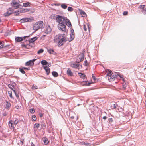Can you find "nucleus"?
Segmentation results:
<instances>
[{
  "label": "nucleus",
  "instance_id": "obj_1",
  "mask_svg": "<svg viewBox=\"0 0 146 146\" xmlns=\"http://www.w3.org/2000/svg\"><path fill=\"white\" fill-rule=\"evenodd\" d=\"M56 22L59 23L58 25V29L62 32H66L68 29L65 26L66 17L62 16L54 15Z\"/></svg>",
  "mask_w": 146,
  "mask_h": 146
},
{
  "label": "nucleus",
  "instance_id": "obj_9",
  "mask_svg": "<svg viewBox=\"0 0 146 146\" xmlns=\"http://www.w3.org/2000/svg\"><path fill=\"white\" fill-rule=\"evenodd\" d=\"M118 76L120 78H122L123 77L122 75H121L120 73H117V74H116L115 75L114 74L111 77V79H112L111 80H113V79H115V78H117Z\"/></svg>",
  "mask_w": 146,
  "mask_h": 146
},
{
  "label": "nucleus",
  "instance_id": "obj_56",
  "mask_svg": "<svg viewBox=\"0 0 146 146\" xmlns=\"http://www.w3.org/2000/svg\"><path fill=\"white\" fill-rule=\"evenodd\" d=\"M128 14V12L127 11H124L123 13L124 15H126Z\"/></svg>",
  "mask_w": 146,
  "mask_h": 146
},
{
  "label": "nucleus",
  "instance_id": "obj_30",
  "mask_svg": "<svg viewBox=\"0 0 146 146\" xmlns=\"http://www.w3.org/2000/svg\"><path fill=\"white\" fill-rule=\"evenodd\" d=\"M41 63L43 65H47V64H48V62L47 61L45 60H42L41 61Z\"/></svg>",
  "mask_w": 146,
  "mask_h": 146
},
{
  "label": "nucleus",
  "instance_id": "obj_44",
  "mask_svg": "<svg viewBox=\"0 0 146 146\" xmlns=\"http://www.w3.org/2000/svg\"><path fill=\"white\" fill-rule=\"evenodd\" d=\"M108 121L109 123H110L113 121V120L112 118H110L108 119Z\"/></svg>",
  "mask_w": 146,
  "mask_h": 146
},
{
  "label": "nucleus",
  "instance_id": "obj_36",
  "mask_svg": "<svg viewBox=\"0 0 146 146\" xmlns=\"http://www.w3.org/2000/svg\"><path fill=\"white\" fill-rule=\"evenodd\" d=\"M8 94L10 97L11 98L13 99L12 95V92L11 91H8Z\"/></svg>",
  "mask_w": 146,
  "mask_h": 146
},
{
  "label": "nucleus",
  "instance_id": "obj_57",
  "mask_svg": "<svg viewBox=\"0 0 146 146\" xmlns=\"http://www.w3.org/2000/svg\"><path fill=\"white\" fill-rule=\"evenodd\" d=\"M84 29V30L85 31H86L87 30V28L85 25H84L83 26Z\"/></svg>",
  "mask_w": 146,
  "mask_h": 146
},
{
  "label": "nucleus",
  "instance_id": "obj_2",
  "mask_svg": "<svg viewBox=\"0 0 146 146\" xmlns=\"http://www.w3.org/2000/svg\"><path fill=\"white\" fill-rule=\"evenodd\" d=\"M20 2L19 0H12L11 2V5L15 9L21 8L23 7V6L19 4Z\"/></svg>",
  "mask_w": 146,
  "mask_h": 146
},
{
  "label": "nucleus",
  "instance_id": "obj_55",
  "mask_svg": "<svg viewBox=\"0 0 146 146\" xmlns=\"http://www.w3.org/2000/svg\"><path fill=\"white\" fill-rule=\"evenodd\" d=\"M39 116L40 117H42L43 116V114L41 113L39 114Z\"/></svg>",
  "mask_w": 146,
  "mask_h": 146
},
{
  "label": "nucleus",
  "instance_id": "obj_28",
  "mask_svg": "<svg viewBox=\"0 0 146 146\" xmlns=\"http://www.w3.org/2000/svg\"><path fill=\"white\" fill-rule=\"evenodd\" d=\"M41 128L43 129H45L46 128V124L44 123H42L41 124Z\"/></svg>",
  "mask_w": 146,
  "mask_h": 146
},
{
  "label": "nucleus",
  "instance_id": "obj_20",
  "mask_svg": "<svg viewBox=\"0 0 146 146\" xmlns=\"http://www.w3.org/2000/svg\"><path fill=\"white\" fill-rule=\"evenodd\" d=\"M30 3L29 2H27L26 3H23V6L25 7H30Z\"/></svg>",
  "mask_w": 146,
  "mask_h": 146
},
{
  "label": "nucleus",
  "instance_id": "obj_40",
  "mask_svg": "<svg viewBox=\"0 0 146 146\" xmlns=\"http://www.w3.org/2000/svg\"><path fill=\"white\" fill-rule=\"evenodd\" d=\"M10 85H11V86L13 87V88H14L16 85V83L14 82H12L11 84H10Z\"/></svg>",
  "mask_w": 146,
  "mask_h": 146
},
{
  "label": "nucleus",
  "instance_id": "obj_8",
  "mask_svg": "<svg viewBox=\"0 0 146 146\" xmlns=\"http://www.w3.org/2000/svg\"><path fill=\"white\" fill-rule=\"evenodd\" d=\"M71 33L70 34V40L69 42H70L73 40L74 38V32L73 29H71Z\"/></svg>",
  "mask_w": 146,
  "mask_h": 146
},
{
  "label": "nucleus",
  "instance_id": "obj_18",
  "mask_svg": "<svg viewBox=\"0 0 146 146\" xmlns=\"http://www.w3.org/2000/svg\"><path fill=\"white\" fill-rule=\"evenodd\" d=\"M79 65V64L75 63H72L71 64V66L72 67L76 68H78Z\"/></svg>",
  "mask_w": 146,
  "mask_h": 146
},
{
  "label": "nucleus",
  "instance_id": "obj_26",
  "mask_svg": "<svg viewBox=\"0 0 146 146\" xmlns=\"http://www.w3.org/2000/svg\"><path fill=\"white\" fill-rule=\"evenodd\" d=\"M67 74L68 75H69L70 76H72L73 75V73L70 69H68L67 72Z\"/></svg>",
  "mask_w": 146,
  "mask_h": 146
},
{
  "label": "nucleus",
  "instance_id": "obj_25",
  "mask_svg": "<svg viewBox=\"0 0 146 146\" xmlns=\"http://www.w3.org/2000/svg\"><path fill=\"white\" fill-rule=\"evenodd\" d=\"M61 7L64 9H66L67 8V5L66 3H62L60 4Z\"/></svg>",
  "mask_w": 146,
  "mask_h": 146
},
{
  "label": "nucleus",
  "instance_id": "obj_51",
  "mask_svg": "<svg viewBox=\"0 0 146 146\" xmlns=\"http://www.w3.org/2000/svg\"><path fill=\"white\" fill-rule=\"evenodd\" d=\"M7 113H8L7 112L5 111L4 112V113L3 114V116H6L7 115Z\"/></svg>",
  "mask_w": 146,
  "mask_h": 146
},
{
  "label": "nucleus",
  "instance_id": "obj_39",
  "mask_svg": "<svg viewBox=\"0 0 146 146\" xmlns=\"http://www.w3.org/2000/svg\"><path fill=\"white\" fill-rule=\"evenodd\" d=\"M32 88L33 89H37L38 88L37 86H36V85H34V84H33V86H32Z\"/></svg>",
  "mask_w": 146,
  "mask_h": 146
},
{
  "label": "nucleus",
  "instance_id": "obj_43",
  "mask_svg": "<svg viewBox=\"0 0 146 146\" xmlns=\"http://www.w3.org/2000/svg\"><path fill=\"white\" fill-rule=\"evenodd\" d=\"M14 13L15 16H18L19 14V13L18 12L17 10L14 12Z\"/></svg>",
  "mask_w": 146,
  "mask_h": 146
},
{
  "label": "nucleus",
  "instance_id": "obj_58",
  "mask_svg": "<svg viewBox=\"0 0 146 146\" xmlns=\"http://www.w3.org/2000/svg\"><path fill=\"white\" fill-rule=\"evenodd\" d=\"M10 46V45H7L5 46L4 47H3L4 48H9V47Z\"/></svg>",
  "mask_w": 146,
  "mask_h": 146
},
{
  "label": "nucleus",
  "instance_id": "obj_22",
  "mask_svg": "<svg viewBox=\"0 0 146 146\" xmlns=\"http://www.w3.org/2000/svg\"><path fill=\"white\" fill-rule=\"evenodd\" d=\"M15 40L16 42H19L23 41V39L21 37H17L15 38Z\"/></svg>",
  "mask_w": 146,
  "mask_h": 146
},
{
  "label": "nucleus",
  "instance_id": "obj_6",
  "mask_svg": "<svg viewBox=\"0 0 146 146\" xmlns=\"http://www.w3.org/2000/svg\"><path fill=\"white\" fill-rule=\"evenodd\" d=\"M52 29L50 26L48 25L46 27L44 31V32L45 33L48 34L50 33Z\"/></svg>",
  "mask_w": 146,
  "mask_h": 146
},
{
  "label": "nucleus",
  "instance_id": "obj_59",
  "mask_svg": "<svg viewBox=\"0 0 146 146\" xmlns=\"http://www.w3.org/2000/svg\"><path fill=\"white\" fill-rule=\"evenodd\" d=\"M87 61L86 60L85 61H84V65L85 66H87Z\"/></svg>",
  "mask_w": 146,
  "mask_h": 146
},
{
  "label": "nucleus",
  "instance_id": "obj_49",
  "mask_svg": "<svg viewBox=\"0 0 146 146\" xmlns=\"http://www.w3.org/2000/svg\"><path fill=\"white\" fill-rule=\"evenodd\" d=\"M26 47H25V48L26 49H29L30 48V46L29 44L26 45Z\"/></svg>",
  "mask_w": 146,
  "mask_h": 146
},
{
  "label": "nucleus",
  "instance_id": "obj_45",
  "mask_svg": "<svg viewBox=\"0 0 146 146\" xmlns=\"http://www.w3.org/2000/svg\"><path fill=\"white\" fill-rule=\"evenodd\" d=\"M68 38H66L65 37H64V43L66 42V41H68Z\"/></svg>",
  "mask_w": 146,
  "mask_h": 146
},
{
  "label": "nucleus",
  "instance_id": "obj_27",
  "mask_svg": "<svg viewBox=\"0 0 146 146\" xmlns=\"http://www.w3.org/2000/svg\"><path fill=\"white\" fill-rule=\"evenodd\" d=\"M12 13V12L11 10L9 9L6 12V14L5 15V16H9Z\"/></svg>",
  "mask_w": 146,
  "mask_h": 146
},
{
  "label": "nucleus",
  "instance_id": "obj_54",
  "mask_svg": "<svg viewBox=\"0 0 146 146\" xmlns=\"http://www.w3.org/2000/svg\"><path fill=\"white\" fill-rule=\"evenodd\" d=\"M12 90L13 91V92H14L15 95L16 94H17V92L15 89V88H14L13 90Z\"/></svg>",
  "mask_w": 146,
  "mask_h": 146
},
{
  "label": "nucleus",
  "instance_id": "obj_10",
  "mask_svg": "<svg viewBox=\"0 0 146 146\" xmlns=\"http://www.w3.org/2000/svg\"><path fill=\"white\" fill-rule=\"evenodd\" d=\"M31 19L30 18H25L21 19L20 20L21 23H23L27 22H31Z\"/></svg>",
  "mask_w": 146,
  "mask_h": 146
},
{
  "label": "nucleus",
  "instance_id": "obj_14",
  "mask_svg": "<svg viewBox=\"0 0 146 146\" xmlns=\"http://www.w3.org/2000/svg\"><path fill=\"white\" fill-rule=\"evenodd\" d=\"M38 38L36 36H35L31 38L29 40V43H33L36 40H37Z\"/></svg>",
  "mask_w": 146,
  "mask_h": 146
},
{
  "label": "nucleus",
  "instance_id": "obj_64",
  "mask_svg": "<svg viewBox=\"0 0 146 146\" xmlns=\"http://www.w3.org/2000/svg\"><path fill=\"white\" fill-rule=\"evenodd\" d=\"M17 98H19V93H17L15 95Z\"/></svg>",
  "mask_w": 146,
  "mask_h": 146
},
{
  "label": "nucleus",
  "instance_id": "obj_31",
  "mask_svg": "<svg viewBox=\"0 0 146 146\" xmlns=\"http://www.w3.org/2000/svg\"><path fill=\"white\" fill-rule=\"evenodd\" d=\"M36 116L35 115H33L32 117V120L33 121H36Z\"/></svg>",
  "mask_w": 146,
  "mask_h": 146
},
{
  "label": "nucleus",
  "instance_id": "obj_23",
  "mask_svg": "<svg viewBox=\"0 0 146 146\" xmlns=\"http://www.w3.org/2000/svg\"><path fill=\"white\" fill-rule=\"evenodd\" d=\"M79 10L80 14L82 15V16L85 17V16H86V14L84 11H83L81 9H79Z\"/></svg>",
  "mask_w": 146,
  "mask_h": 146
},
{
  "label": "nucleus",
  "instance_id": "obj_38",
  "mask_svg": "<svg viewBox=\"0 0 146 146\" xmlns=\"http://www.w3.org/2000/svg\"><path fill=\"white\" fill-rule=\"evenodd\" d=\"M40 125L39 123H35L34 124V127L37 128H38L40 126Z\"/></svg>",
  "mask_w": 146,
  "mask_h": 146
},
{
  "label": "nucleus",
  "instance_id": "obj_32",
  "mask_svg": "<svg viewBox=\"0 0 146 146\" xmlns=\"http://www.w3.org/2000/svg\"><path fill=\"white\" fill-rule=\"evenodd\" d=\"M67 10L68 11L72 12L73 11V9L72 7H68Z\"/></svg>",
  "mask_w": 146,
  "mask_h": 146
},
{
  "label": "nucleus",
  "instance_id": "obj_34",
  "mask_svg": "<svg viewBox=\"0 0 146 146\" xmlns=\"http://www.w3.org/2000/svg\"><path fill=\"white\" fill-rule=\"evenodd\" d=\"M4 45V42H0V48H1L3 47Z\"/></svg>",
  "mask_w": 146,
  "mask_h": 146
},
{
  "label": "nucleus",
  "instance_id": "obj_3",
  "mask_svg": "<svg viewBox=\"0 0 146 146\" xmlns=\"http://www.w3.org/2000/svg\"><path fill=\"white\" fill-rule=\"evenodd\" d=\"M44 23L42 21L36 22L33 25V29L36 31L38 29L41 28L43 26Z\"/></svg>",
  "mask_w": 146,
  "mask_h": 146
},
{
  "label": "nucleus",
  "instance_id": "obj_63",
  "mask_svg": "<svg viewBox=\"0 0 146 146\" xmlns=\"http://www.w3.org/2000/svg\"><path fill=\"white\" fill-rule=\"evenodd\" d=\"M21 9V10H22L21 12H22V13H25V11L24 8Z\"/></svg>",
  "mask_w": 146,
  "mask_h": 146
},
{
  "label": "nucleus",
  "instance_id": "obj_42",
  "mask_svg": "<svg viewBox=\"0 0 146 146\" xmlns=\"http://www.w3.org/2000/svg\"><path fill=\"white\" fill-rule=\"evenodd\" d=\"M145 7V5H140V6H139V8H141L142 9V10H143Z\"/></svg>",
  "mask_w": 146,
  "mask_h": 146
},
{
  "label": "nucleus",
  "instance_id": "obj_17",
  "mask_svg": "<svg viewBox=\"0 0 146 146\" xmlns=\"http://www.w3.org/2000/svg\"><path fill=\"white\" fill-rule=\"evenodd\" d=\"M78 74L81 78L83 79H84L86 78V76L85 75L84 73H82L80 72Z\"/></svg>",
  "mask_w": 146,
  "mask_h": 146
},
{
  "label": "nucleus",
  "instance_id": "obj_50",
  "mask_svg": "<svg viewBox=\"0 0 146 146\" xmlns=\"http://www.w3.org/2000/svg\"><path fill=\"white\" fill-rule=\"evenodd\" d=\"M25 13L26 12H29L30 11L29 9L24 8Z\"/></svg>",
  "mask_w": 146,
  "mask_h": 146
},
{
  "label": "nucleus",
  "instance_id": "obj_4",
  "mask_svg": "<svg viewBox=\"0 0 146 146\" xmlns=\"http://www.w3.org/2000/svg\"><path fill=\"white\" fill-rule=\"evenodd\" d=\"M65 37H66V35L65 34H58L55 36L54 41L55 42L58 43L60 40Z\"/></svg>",
  "mask_w": 146,
  "mask_h": 146
},
{
  "label": "nucleus",
  "instance_id": "obj_62",
  "mask_svg": "<svg viewBox=\"0 0 146 146\" xmlns=\"http://www.w3.org/2000/svg\"><path fill=\"white\" fill-rule=\"evenodd\" d=\"M21 11H22V10H21V9L17 10L18 12L19 13V14L20 13H22Z\"/></svg>",
  "mask_w": 146,
  "mask_h": 146
},
{
  "label": "nucleus",
  "instance_id": "obj_24",
  "mask_svg": "<svg viewBox=\"0 0 146 146\" xmlns=\"http://www.w3.org/2000/svg\"><path fill=\"white\" fill-rule=\"evenodd\" d=\"M107 73V76H111L112 74V72L109 69H108L106 71Z\"/></svg>",
  "mask_w": 146,
  "mask_h": 146
},
{
  "label": "nucleus",
  "instance_id": "obj_19",
  "mask_svg": "<svg viewBox=\"0 0 146 146\" xmlns=\"http://www.w3.org/2000/svg\"><path fill=\"white\" fill-rule=\"evenodd\" d=\"M6 107H5L6 109H8L11 106V104L10 102L8 101H6Z\"/></svg>",
  "mask_w": 146,
  "mask_h": 146
},
{
  "label": "nucleus",
  "instance_id": "obj_47",
  "mask_svg": "<svg viewBox=\"0 0 146 146\" xmlns=\"http://www.w3.org/2000/svg\"><path fill=\"white\" fill-rule=\"evenodd\" d=\"M142 11L144 14H146V7L143 10H142Z\"/></svg>",
  "mask_w": 146,
  "mask_h": 146
},
{
  "label": "nucleus",
  "instance_id": "obj_12",
  "mask_svg": "<svg viewBox=\"0 0 146 146\" xmlns=\"http://www.w3.org/2000/svg\"><path fill=\"white\" fill-rule=\"evenodd\" d=\"M66 21H65V23L66 24H65V26L66 27V25H67L68 27H70L71 28L72 25L71 23L69 20L68 19L67 17L66 19Z\"/></svg>",
  "mask_w": 146,
  "mask_h": 146
},
{
  "label": "nucleus",
  "instance_id": "obj_21",
  "mask_svg": "<svg viewBox=\"0 0 146 146\" xmlns=\"http://www.w3.org/2000/svg\"><path fill=\"white\" fill-rule=\"evenodd\" d=\"M48 51L50 54H52L54 55H55L56 54V53L54 51L53 49H48Z\"/></svg>",
  "mask_w": 146,
  "mask_h": 146
},
{
  "label": "nucleus",
  "instance_id": "obj_41",
  "mask_svg": "<svg viewBox=\"0 0 146 146\" xmlns=\"http://www.w3.org/2000/svg\"><path fill=\"white\" fill-rule=\"evenodd\" d=\"M92 144L90 143H88L87 142H85V146H91Z\"/></svg>",
  "mask_w": 146,
  "mask_h": 146
},
{
  "label": "nucleus",
  "instance_id": "obj_11",
  "mask_svg": "<svg viewBox=\"0 0 146 146\" xmlns=\"http://www.w3.org/2000/svg\"><path fill=\"white\" fill-rule=\"evenodd\" d=\"M10 129H14V127L13 126V121L12 120L9 121L8 123Z\"/></svg>",
  "mask_w": 146,
  "mask_h": 146
},
{
  "label": "nucleus",
  "instance_id": "obj_15",
  "mask_svg": "<svg viewBox=\"0 0 146 146\" xmlns=\"http://www.w3.org/2000/svg\"><path fill=\"white\" fill-rule=\"evenodd\" d=\"M44 68L46 71L47 75H48L50 72V69L47 66H44Z\"/></svg>",
  "mask_w": 146,
  "mask_h": 146
},
{
  "label": "nucleus",
  "instance_id": "obj_5",
  "mask_svg": "<svg viewBox=\"0 0 146 146\" xmlns=\"http://www.w3.org/2000/svg\"><path fill=\"white\" fill-rule=\"evenodd\" d=\"M36 60V59H33L30 60L27 62L25 64L26 66H33L34 64V62Z\"/></svg>",
  "mask_w": 146,
  "mask_h": 146
},
{
  "label": "nucleus",
  "instance_id": "obj_13",
  "mask_svg": "<svg viewBox=\"0 0 146 146\" xmlns=\"http://www.w3.org/2000/svg\"><path fill=\"white\" fill-rule=\"evenodd\" d=\"M64 38H62L60 40L58 41V45L59 47H60L63 45L64 43Z\"/></svg>",
  "mask_w": 146,
  "mask_h": 146
},
{
  "label": "nucleus",
  "instance_id": "obj_53",
  "mask_svg": "<svg viewBox=\"0 0 146 146\" xmlns=\"http://www.w3.org/2000/svg\"><path fill=\"white\" fill-rule=\"evenodd\" d=\"M12 90L13 91V92H14L15 95L16 94H17V92L15 89V88H14L13 90Z\"/></svg>",
  "mask_w": 146,
  "mask_h": 146
},
{
  "label": "nucleus",
  "instance_id": "obj_33",
  "mask_svg": "<svg viewBox=\"0 0 146 146\" xmlns=\"http://www.w3.org/2000/svg\"><path fill=\"white\" fill-rule=\"evenodd\" d=\"M19 70L20 72L22 74H25V72L24 71V69L23 68V67L21 68H20Z\"/></svg>",
  "mask_w": 146,
  "mask_h": 146
},
{
  "label": "nucleus",
  "instance_id": "obj_60",
  "mask_svg": "<svg viewBox=\"0 0 146 146\" xmlns=\"http://www.w3.org/2000/svg\"><path fill=\"white\" fill-rule=\"evenodd\" d=\"M23 68L24 70H29L30 68H27V67H23Z\"/></svg>",
  "mask_w": 146,
  "mask_h": 146
},
{
  "label": "nucleus",
  "instance_id": "obj_35",
  "mask_svg": "<svg viewBox=\"0 0 146 146\" xmlns=\"http://www.w3.org/2000/svg\"><path fill=\"white\" fill-rule=\"evenodd\" d=\"M44 51V50L42 49H40L37 52V54H39L42 53Z\"/></svg>",
  "mask_w": 146,
  "mask_h": 146
},
{
  "label": "nucleus",
  "instance_id": "obj_48",
  "mask_svg": "<svg viewBox=\"0 0 146 146\" xmlns=\"http://www.w3.org/2000/svg\"><path fill=\"white\" fill-rule=\"evenodd\" d=\"M18 122L19 121H16V120H15L14 122L13 121V123L15 126H16V125L18 123Z\"/></svg>",
  "mask_w": 146,
  "mask_h": 146
},
{
  "label": "nucleus",
  "instance_id": "obj_52",
  "mask_svg": "<svg viewBox=\"0 0 146 146\" xmlns=\"http://www.w3.org/2000/svg\"><path fill=\"white\" fill-rule=\"evenodd\" d=\"M12 90L13 91V92H14L15 95L16 94H17V92L15 89V88H14L13 90Z\"/></svg>",
  "mask_w": 146,
  "mask_h": 146
},
{
  "label": "nucleus",
  "instance_id": "obj_16",
  "mask_svg": "<svg viewBox=\"0 0 146 146\" xmlns=\"http://www.w3.org/2000/svg\"><path fill=\"white\" fill-rule=\"evenodd\" d=\"M42 141L45 145H47L49 143L46 137L43 138H42Z\"/></svg>",
  "mask_w": 146,
  "mask_h": 146
},
{
  "label": "nucleus",
  "instance_id": "obj_29",
  "mask_svg": "<svg viewBox=\"0 0 146 146\" xmlns=\"http://www.w3.org/2000/svg\"><path fill=\"white\" fill-rule=\"evenodd\" d=\"M52 74L54 77H57L58 76V73L56 71H53L52 72Z\"/></svg>",
  "mask_w": 146,
  "mask_h": 146
},
{
  "label": "nucleus",
  "instance_id": "obj_46",
  "mask_svg": "<svg viewBox=\"0 0 146 146\" xmlns=\"http://www.w3.org/2000/svg\"><path fill=\"white\" fill-rule=\"evenodd\" d=\"M8 87L10 88L12 90H13L14 88H13V87H12L11 86V85H10V84H9L8 85Z\"/></svg>",
  "mask_w": 146,
  "mask_h": 146
},
{
  "label": "nucleus",
  "instance_id": "obj_61",
  "mask_svg": "<svg viewBox=\"0 0 146 146\" xmlns=\"http://www.w3.org/2000/svg\"><path fill=\"white\" fill-rule=\"evenodd\" d=\"M123 88L124 90L126 88V86L125 84L123 85Z\"/></svg>",
  "mask_w": 146,
  "mask_h": 146
},
{
  "label": "nucleus",
  "instance_id": "obj_7",
  "mask_svg": "<svg viewBox=\"0 0 146 146\" xmlns=\"http://www.w3.org/2000/svg\"><path fill=\"white\" fill-rule=\"evenodd\" d=\"M84 58V54L83 53L80 54L78 55V58L80 59V60H76V62L78 63H79L83 61Z\"/></svg>",
  "mask_w": 146,
  "mask_h": 146
},
{
  "label": "nucleus",
  "instance_id": "obj_37",
  "mask_svg": "<svg viewBox=\"0 0 146 146\" xmlns=\"http://www.w3.org/2000/svg\"><path fill=\"white\" fill-rule=\"evenodd\" d=\"M29 111H30V112L31 113H33L35 112V110H34V109L33 108H32L30 109V110Z\"/></svg>",
  "mask_w": 146,
  "mask_h": 146
}]
</instances>
